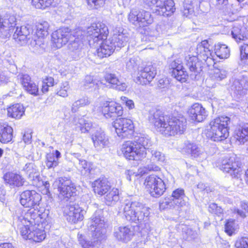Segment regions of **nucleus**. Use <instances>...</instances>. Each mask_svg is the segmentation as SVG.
Returning a JSON list of instances; mask_svg holds the SVG:
<instances>
[{
	"mask_svg": "<svg viewBox=\"0 0 248 248\" xmlns=\"http://www.w3.org/2000/svg\"><path fill=\"white\" fill-rule=\"evenodd\" d=\"M152 142L148 135L140 133L134 137L133 141H127L123 143L122 151L125 157L129 160H137L145 157L146 150L151 151L153 157L163 162L165 157L160 152L152 150Z\"/></svg>",
	"mask_w": 248,
	"mask_h": 248,
	"instance_id": "f257e3e1",
	"label": "nucleus"
},
{
	"mask_svg": "<svg viewBox=\"0 0 248 248\" xmlns=\"http://www.w3.org/2000/svg\"><path fill=\"white\" fill-rule=\"evenodd\" d=\"M149 121L158 132L166 136L182 134L186 128V119L169 118L160 110L150 112Z\"/></svg>",
	"mask_w": 248,
	"mask_h": 248,
	"instance_id": "f03ea898",
	"label": "nucleus"
},
{
	"mask_svg": "<svg viewBox=\"0 0 248 248\" xmlns=\"http://www.w3.org/2000/svg\"><path fill=\"white\" fill-rule=\"evenodd\" d=\"M112 32L111 38L104 41L100 47L96 50V55L100 58L110 56L113 52L115 48H120L124 47L129 40L128 33L120 25L114 26Z\"/></svg>",
	"mask_w": 248,
	"mask_h": 248,
	"instance_id": "7ed1b4c3",
	"label": "nucleus"
},
{
	"mask_svg": "<svg viewBox=\"0 0 248 248\" xmlns=\"http://www.w3.org/2000/svg\"><path fill=\"white\" fill-rule=\"evenodd\" d=\"M119 212L124 214L127 220L139 225L146 226L149 221V208L139 202L125 201L119 207Z\"/></svg>",
	"mask_w": 248,
	"mask_h": 248,
	"instance_id": "20e7f679",
	"label": "nucleus"
},
{
	"mask_svg": "<svg viewBox=\"0 0 248 248\" xmlns=\"http://www.w3.org/2000/svg\"><path fill=\"white\" fill-rule=\"evenodd\" d=\"M230 119L227 116H220L216 118L210 123L206 133V137L214 141H220L226 139L229 136L228 124Z\"/></svg>",
	"mask_w": 248,
	"mask_h": 248,
	"instance_id": "39448f33",
	"label": "nucleus"
},
{
	"mask_svg": "<svg viewBox=\"0 0 248 248\" xmlns=\"http://www.w3.org/2000/svg\"><path fill=\"white\" fill-rule=\"evenodd\" d=\"M145 4L157 15L164 16H171L175 11L173 0H144Z\"/></svg>",
	"mask_w": 248,
	"mask_h": 248,
	"instance_id": "423d86ee",
	"label": "nucleus"
},
{
	"mask_svg": "<svg viewBox=\"0 0 248 248\" xmlns=\"http://www.w3.org/2000/svg\"><path fill=\"white\" fill-rule=\"evenodd\" d=\"M20 232L23 238L32 240L36 243L43 241L46 237L43 224L30 226L24 225L20 227Z\"/></svg>",
	"mask_w": 248,
	"mask_h": 248,
	"instance_id": "0eeeda50",
	"label": "nucleus"
},
{
	"mask_svg": "<svg viewBox=\"0 0 248 248\" xmlns=\"http://www.w3.org/2000/svg\"><path fill=\"white\" fill-rule=\"evenodd\" d=\"M108 34V27L101 22L93 23L86 30L87 39L90 45L106 39Z\"/></svg>",
	"mask_w": 248,
	"mask_h": 248,
	"instance_id": "6e6552de",
	"label": "nucleus"
},
{
	"mask_svg": "<svg viewBox=\"0 0 248 248\" xmlns=\"http://www.w3.org/2000/svg\"><path fill=\"white\" fill-rule=\"evenodd\" d=\"M112 126L117 136L121 139L129 138L133 134L134 126L132 121L129 119H116L113 122Z\"/></svg>",
	"mask_w": 248,
	"mask_h": 248,
	"instance_id": "1a4fd4ad",
	"label": "nucleus"
},
{
	"mask_svg": "<svg viewBox=\"0 0 248 248\" xmlns=\"http://www.w3.org/2000/svg\"><path fill=\"white\" fill-rule=\"evenodd\" d=\"M217 164V166L221 170L230 173L232 177H238L242 170L240 163L234 155L226 156L219 160Z\"/></svg>",
	"mask_w": 248,
	"mask_h": 248,
	"instance_id": "9d476101",
	"label": "nucleus"
},
{
	"mask_svg": "<svg viewBox=\"0 0 248 248\" xmlns=\"http://www.w3.org/2000/svg\"><path fill=\"white\" fill-rule=\"evenodd\" d=\"M144 184L151 196L154 197L161 196L167 188L164 181L155 175H151L147 177Z\"/></svg>",
	"mask_w": 248,
	"mask_h": 248,
	"instance_id": "9b49d317",
	"label": "nucleus"
},
{
	"mask_svg": "<svg viewBox=\"0 0 248 248\" xmlns=\"http://www.w3.org/2000/svg\"><path fill=\"white\" fill-rule=\"evenodd\" d=\"M53 186L57 187L60 195L69 198L76 195L77 189L75 185L67 177H60L56 179Z\"/></svg>",
	"mask_w": 248,
	"mask_h": 248,
	"instance_id": "f8f14e48",
	"label": "nucleus"
},
{
	"mask_svg": "<svg viewBox=\"0 0 248 248\" xmlns=\"http://www.w3.org/2000/svg\"><path fill=\"white\" fill-rule=\"evenodd\" d=\"M63 212L66 220L74 224L81 221L86 212L78 204L71 201L64 208Z\"/></svg>",
	"mask_w": 248,
	"mask_h": 248,
	"instance_id": "ddd939ff",
	"label": "nucleus"
},
{
	"mask_svg": "<svg viewBox=\"0 0 248 248\" xmlns=\"http://www.w3.org/2000/svg\"><path fill=\"white\" fill-rule=\"evenodd\" d=\"M107 224L103 217L95 213L92 217L90 230L93 232L92 235L97 240L101 241L105 237Z\"/></svg>",
	"mask_w": 248,
	"mask_h": 248,
	"instance_id": "4468645a",
	"label": "nucleus"
},
{
	"mask_svg": "<svg viewBox=\"0 0 248 248\" xmlns=\"http://www.w3.org/2000/svg\"><path fill=\"white\" fill-rule=\"evenodd\" d=\"M231 90L234 96L240 98L248 93V74L240 76L239 78L232 80Z\"/></svg>",
	"mask_w": 248,
	"mask_h": 248,
	"instance_id": "2eb2a0df",
	"label": "nucleus"
},
{
	"mask_svg": "<svg viewBox=\"0 0 248 248\" xmlns=\"http://www.w3.org/2000/svg\"><path fill=\"white\" fill-rule=\"evenodd\" d=\"M41 200V195L34 190H25L20 196L21 204L26 208H37Z\"/></svg>",
	"mask_w": 248,
	"mask_h": 248,
	"instance_id": "dca6fc26",
	"label": "nucleus"
},
{
	"mask_svg": "<svg viewBox=\"0 0 248 248\" xmlns=\"http://www.w3.org/2000/svg\"><path fill=\"white\" fill-rule=\"evenodd\" d=\"M53 45L57 48L62 47L75 37L68 28H62L54 31L51 35Z\"/></svg>",
	"mask_w": 248,
	"mask_h": 248,
	"instance_id": "f3484780",
	"label": "nucleus"
},
{
	"mask_svg": "<svg viewBox=\"0 0 248 248\" xmlns=\"http://www.w3.org/2000/svg\"><path fill=\"white\" fill-rule=\"evenodd\" d=\"M15 217L21 223L22 226L27 225L28 226L30 225H38L42 224L41 223V217L39 213L38 208H30L24 216H18L17 215L15 216Z\"/></svg>",
	"mask_w": 248,
	"mask_h": 248,
	"instance_id": "a211bd4d",
	"label": "nucleus"
},
{
	"mask_svg": "<svg viewBox=\"0 0 248 248\" xmlns=\"http://www.w3.org/2000/svg\"><path fill=\"white\" fill-rule=\"evenodd\" d=\"M197 57L204 61L208 66L214 65L215 63L212 55V52L210 48V45L207 40L202 41L197 47Z\"/></svg>",
	"mask_w": 248,
	"mask_h": 248,
	"instance_id": "6ab92c4d",
	"label": "nucleus"
},
{
	"mask_svg": "<svg viewBox=\"0 0 248 248\" xmlns=\"http://www.w3.org/2000/svg\"><path fill=\"white\" fill-rule=\"evenodd\" d=\"M100 110L107 119L121 116L123 113L122 107L119 104L113 102L104 103L102 105Z\"/></svg>",
	"mask_w": 248,
	"mask_h": 248,
	"instance_id": "aec40b11",
	"label": "nucleus"
},
{
	"mask_svg": "<svg viewBox=\"0 0 248 248\" xmlns=\"http://www.w3.org/2000/svg\"><path fill=\"white\" fill-rule=\"evenodd\" d=\"M32 29L29 25L17 27L13 35L18 44L24 45L32 39Z\"/></svg>",
	"mask_w": 248,
	"mask_h": 248,
	"instance_id": "412c9836",
	"label": "nucleus"
},
{
	"mask_svg": "<svg viewBox=\"0 0 248 248\" xmlns=\"http://www.w3.org/2000/svg\"><path fill=\"white\" fill-rule=\"evenodd\" d=\"M15 22V16H11L7 19L0 14V39H7L11 36L14 30Z\"/></svg>",
	"mask_w": 248,
	"mask_h": 248,
	"instance_id": "4be33fe9",
	"label": "nucleus"
},
{
	"mask_svg": "<svg viewBox=\"0 0 248 248\" xmlns=\"http://www.w3.org/2000/svg\"><path fill=\"white\" fill-rule=\"evenodd\" d=\"M156 74V68L152 65L141 68L138 72L137 82L142 85L149 83Z\"/></svg>",
	"mask_w": 248,
	"mask_h": 248,
	"instance_id": "5701e85b",
	"label": "nucleus"
},
{
	"mask_svg": "<svg viewBox=\"0 0 248 248\" xmlns=\"http://www.w3.org/2000/svg\"><path fill=\"white\" fill-rule=\"evenodd\" d=\"M171 198L170 206L178 211L181 210L182 208L186 205L188 200L184 190L181 188H177L172 191Z\"/></svg>",
	"mask_w": 248,
	"mask_h": 248,
	"instance_id": "b1692460",
	"label": "nucleus"
},
{
	"mask_svg": "<svg viewBox=\"0 0 248 248\" xmlns=\"http://www.w3.org/2000/svg\"><path fill=\"white\" fill-rule=\"evenodd\" d=\"M183 149L186 152L190 154L192 157L199 161L206 158V154L202 147L189 141L185 142Z\"/></svg>",
	"mask_w": 248,
	"mask_h": 248,
	"instance_id": "393cba45",
	"label": "nucleus"
},
{
	"mask_svg": "<svg viewBox=\"0 0 248 248\" xmlns=\"http://www.w3.org/2000/svg\"><path fill=\"white\" fill-rule=\"evenodd\" d=\"M134 235V228L131 225L120 226L114 232V236L118 240L124 243L130 241Z\"/></svg>",
	"mask_w": 248,
	"mask_h": 248,
	"instance_id": "a878e982",
	"label": "nucleus"
},
{
	"mask_svg": "<svg viewBox=\"0 0 248 248\" xmlns=\"http://www.w3.org/2000/svg\"><path fill=\"white\" fill-rule=\"evenodd\" d=\"M199 59L195 56L186 57V65L191 72L190 76H194V78L202 71V62Z\"/></svg>",
	"mask_w": 248,
	"mask_h": 248,
	"instance_id": "bb28decb",
	"label": "nucleus"
},
{
	"mask_svg": "<svg viewBox=\"0 0 248 248\" xmlns=\"http://www.w3.org/2000/svg\"><path fill=\"white\" fill-rule=\"evenodd\" d=\"M189 115L191 119L201 122L207 116V113L205 108L198 103L194 104L189 110Z\"/></svg>",
	"mask_w": 248,
	"mask_h": 248,
	"instance_id": "cd10ccee",
	"label": "nucleus"
},
{
	"mask_svg": "<svg viewBox=\"0 0 248 248\" xmlns=\"http://www.w3.org/2000/svg\"><path fill=\"white\" fill-rule=\"evenodd\" d=\"M92 140L94 146L97 150H100L104 148L108 143V140L104 132L101 130H97L92 135Z\"/></svg>",
	"mask_w": 248,
	"mask_h": 248,
	"instance_id": "c85d7f7f",
	"label": "nucleus"
},
{
	"mask_svg": "<svg viewBox=\"0 0 248 248\" xmlns=\"http://www.w3.org/2000/svg\"><path fill=\"white\" fill-rule=\"evenodd\" d=\"M110 189V186L106 178H99L93 183V190L100 195H105Z\"/></svg>",
	"mask_w": 248,
	"mask_h": 248,
	"instance_id": "c756f323",
	"label": "nucleus"
},
{
	"mask_svg": "<svg viewBox=\"0 0 248 248\" xmlns=\"http://www.w3.org/2000/svg\"><path fill=\"white\" fill-rule=\"evenodd\" d=\"M4 179L6 183L13 187L21 186L24 185L25 182L21 175L12 172L5 174L4 176Z\"/></svg>",
	"mask_w": 248,
	"mask_h": 248,
	"instance_id": "7c9ffc66",
	"label": "nucleus"
},
{
	"mask_svg": "<svg viewBox=\"0 0 248 248\" xmlns=\"http://www.w3.org/2000/svg\"><path fill=\"white\" fill-rule=\"evenodd\" d=\"M78 168L85 176H93L96 174V168L91 162L83 159H79Z\"/></svg>",
	"mask_w": 248,
	"mask_h": 248,
	"instance_id": "2f4dec72",
	"label": "nucleus"
},
{
	"mask_svg": "<svg viewBox=\"0 0 248 248\" xmlns=\"http://www.w3.org/2000/svg\"><path fill=\"white\" fill-rule=\"evenodd\" d=\"M106 81L111 84L112 87L120 91L126 90L127 85L125 83L122 82L118 77L114 74L108 73L105 76Z\"/></svg>",
	"mask_w": 248,
	"mask_h": 248,
	"instance_id": "473e14b6",
	"label": "nucleus"
},
{
	"mask_svg": "<svg viewBox=\"0 0 248 248\" xmlns=\"http://www.w3.org/2000/svg\"><path fill=\"white\" fill-rule=\"evenodd\" d=\"M235 138L239 144L248 140V124H241L235 131Z\"/></svg>",
	"mask_w": 248,
	"mask_h": 248,
	"instance_id": "72a5a7b5",
	"label": "nucleus"
},
{
	"mask_svg": "<svg viewBox=\"0 0 248 248\" xmlns=\"http://www.w3.org/2000/svg\"><path fill=\"white\" fill-rule=\"evenodd\" d=\"M13 129L7 124H0V142L7 143L13 139Z\"/></svg>",
	"mask_w": 248,
	"mask_h": 248,
	"instance_id": "f704fd0d",
	"label": "nucleus"
},
{
	"mask_svg": "<svg viewBox=\"0 0 248 248\" xmlns=\"http://www.w3.org/2000/svg\"><path fill=\"white\" fill-rule=\"evenodd\" d=\"M7 112L9 117L19 119L24 114L25 109L22 105L16 104L9 107Z\"/></svg>",
	"mask_w": 248,
	"mask_h": 248,
	"instance_id": "c9c22d12",
	"label": "nucleus"
},
{
	"mask_svg": "<svg viewBox=\"0 0 248 248\" xmlns=\"http://www.w3.org/2000/svg\"><path fill=\"white\" fill-rule=\"evenodd\" d=\"M138 25L140 27H143L152 24L153 22V18L149 12L142 10L139 12Z\"/></svg>",
	"mask_w": 248,
	"mask_h": 248,
	"instance_id": "e433bc0d",
	"label": "nucleus"
},
{
	"mask_svg": "<svg viewBox=\"0 0 248 248\" xmlns=\"http://www.w3.org/2000/svg\"><path fill=\"white\" fill-rule=\"evenodd\" d=\"M215 53L220 59H227L230 55V50L225 44L218 43L215 45Z\"/></svg>",
	"mask_w": 248,
	"mask_h": 248,
	"instance_id": "4c0bfd02",
	"label": "nucleus"
},
{
	"mask_svg": "<svg viewBox=\"0 0 248 248\" xmlns=\"http://www.w3.org/2000/svg\"><path fill=\"white\" fill-rule=\"evenodd\" d=\"M231 35L237 42H240L241 41L245 40L248 38L245 33V29L240 26H235L232 28Z\"/></svg>",
	"mask_w": 248,
	"mask_h": 248,
	"instance_id": "58836bf2",
	"label": "nucleus"
},
{
	"mask_svg": "<svg viewBox=\"0 0 248 248\" xmlns=\"http://www.w3.org/2000/svg\"><path fill=\"white\" fill-rule=\"evenodd\" d=\"M61 156V153L58 150L55 153L47 154L46 156V166L48 168L56 167L58 165V159Z\"/></svg>",
	"mask_w": 248,
	"mask_h": 248,
	"instance_id": "ea45409f",
	"label": "nucleus"
},
{
	"mask_svg": "<svg viewBox=\"0 0 248 248\" xmlns=\"http://www.w3.org/2000/svg\"><path fill=\"white\" fill-rule=\"evenodd\" d=\"M119 200L118 190L115 188L109 190L105 196V202L109 206L114 205Z\"/></svg>",
	"mask_w": 248,
	"mask_h": 248,
	"instance_id": "a19ab883",
	"label": "nucleus"
},
{
	"mask_svg": "<svg viewBox=\"0 0 248 248\" xmlns=\"http://www.w3.org/2000/svg\"><path fill=\"white\" fill-rule=\"evenodd\" d=\"M82 46V41L79 38H75L74 41H71L68 47L70 51L79 57L81 55V50Z\"/></svg>",
	"mask_w": 248,
	"mask_h": 248,
	"instance_id": "79ce46f5",
	"label": "nucleus"
},
{
	"mask_svg": "<svg viewBox=\"0 0 248 248\" xmlns=\"http://www.w3.org/2000/svg\"><path fill=\"white\" fill-rule=\"evenodd\" d=\"M49 25L46 21L39 22L36 25V35L41 37H46L48 35Z\"/></svg>",
	"mask_w": 248,
	"mask_h": 248,
	"instance_id": "37998d69",
	"label": "nucleus"
},
{
	"mask_svg": "<svg viewBox=\"0 0 248 248\" xmlns=\"http://www.w3.org/2000/svg\"><path fill=\"white\" fill-rule=\"evenodd\" d=\"M74 123L75 125H78L80 128V130L82 133H86L88 132L92 126V124L84 119L81 118H74Z\"/></svg>",
	"mask_w": 248,
	"mask_h": 248,
	"instance_id": "c03bdc74",
	"label": "nucleus"
},
{
	"mask_svg": "<svg viewBox=\"0 0 248 248\" xmlns=\"http://www.w3.org/2000/svg\"><path fill=\"white\" fill-rule=\"evenodd\" d=\"M182 231L183 238L186 240L194 239L198 236L197 232L186 225H182Z\"/></svg>",
	"mask_w": 248,
	"mask_h": 248,
	"instance_id": "a18cd8bd",
	"label": "nucleus"
},
{
	"mask_svg": "<svg viewBox=\"0 0 248 248\" xmlns=\"http://www.w3.org/2000/svg\"><path fill=\"white\" fill-rule=\"evenodd\" d=\"M91 101L87 96H84L76 101L72 105L71 110L73 112H77L80 107H84L89 105Z\"/></svg>",
	"mask_w": 248,
	"mask_h": 248,
	"instance_id": "49530a36",
	"label": "nucleus"
},
{
	"mask_svg": "<svg viewBox=\"0 0 248 248\" xmlns=\"http://www.w3.org/2000/svg\"><path fill=\"white\" fill-rule=\"evenodd\" d=\"M31 40V45L33 46L39 47L42 49H45L46 46L47 42L46 39V37H41L37 36L33 37L32 35V39Z\"/></svg>",
	"mask_w": 248,
	"mask_h": 248,
	"instance_id": "de8ad7c7",
	"label": "nucleus"
},
{
	"mask_svg": "<svg viewBox=\"0 0 248 248\" xmlns=\"http://www.w3.org/2000/svg\"><path fill=\"white\" fill-rule=\"evenodd\" d=\"M171 73L172 76L174 78L181 82H186L188 77V74L183 66L182 68H180L176 71H172Z\"/></svg>",
	"mask_w": 248,
	"mask_h": 248,
	"instance_id": "09e8293b",
	"label": "nucleus"
},
{
	"mask_svg": "<svg viewBox=\"0 0 248 248\" xmlns=\"http://www.w3.org/2000/svg\"><path fill=\"white\" fill-rule=\"evenodd\" d=\"M54 0H32V4L37 9H45L51 6Z\"/></svg>",
	"mask_w": 248,
	"mask_h": 248,
	"instance_id": "8fccbe9b",
	"label": "nucleus"
},
{
	"mask_svg": "<svg viewBox=\"0 0 248 248\" xmlns=\"http://www.w3.org/2000/svg\"><path fill=\"white\" fill-rule=\"evenodd\" d=\"M99 81L96 82L93 79V78L91 76H86L84 80L83 86L85 89H90L94 88L96 89L99 86Z\"/></svg>",
	"mask_w": 248,
	"mask_h": 248,
	"instance_id": "3c124183",
	"label": "nucleus"
},
{
	"mask_svg": "<svg viewBox=\"0 0 248 248\" xmlns=\"http://www.w3.org/2000/svg\"><path fill=\"white\" fill-rule=\"evenodd\" d=\"M240 59L242 62L248 65V44L244 43L240 46Z\"/></svg>",
	"mask_w": 248,
	"mask_h": 248,
	"instance_id": "603ef678",
	"label": "nucleus"
},
{
	"mask_svg": "<svg viewBox=\"0 0 248 248\" xmlns=\"http://www.w3.org/2000/svg\"><path fill=\"white\" fill-rule=\"evenodd\" d=\"M160 170V168L158 166L154 164H150L147 165L145 168H140L136 175L142 176L144 174L147 173L148 171H157Z\"/></svg>",
	"mask_w": 248,
	"mask_h": 248,
	"instance_id": "864d4df0",
	"label": "nucleus"
},
{
	"mask_svg": "<svg viewBox=\"0 0 248 248\" xmlns=\"http://www.w3.org/2000/svg\"><path fill=\"white\" fill-rule=\"evenodd\" d=\"M237 229L235 221L232 219H228L225 225V231L229 235L234 233Z\"/></svg>",
	"mask_w": 248,
	"mask_h": 248,
	"instance_id": "5fc2aeb1",
	"label": "nucleus"
},
{
	"mask_svg": "<svg viewBox=\"0 0 248 248\" xmlns=\"http://www.w3.org/2000/svg\"><path fill=\"white\" fill-rule=\"evenodd\" d=\"M70 89V86L68 81H64L61 83L59 90L57 91V94L63 97L68 96L67 91Z\"/></svg>",
	"mask_w": 248,
	"mask_h": 248,
	"instance_id": "6e6d98bb",
	"label": "nucleus"
},
{
	"mask_svg": "<svg viewBox=\"0 0 248 248\" xmlns=\"http://www.w3.org/2000/svg\"><path fill=\"white\" fill-rule=\"evenodd\" d=\"M24 89L29 93L37 95L38 94V87L32 81L29 83L27 87H25Z\"/></svg>",
	"mask_w": 248,
	"mask_h": 248,
	"instance_id": "4d7b16f0",
	"label": "nucleus"
},
{
	"mask_svg": "<svg viewBox=\"0 0 248 248\" xmlns=\"http://www.w3.org/2000/svg\"><path fill=\"white\" fill-rule=\"evenodd\" d=\"M27 175L30 181L31 182V185L36 186H38L40 183V176L39 172L37 170L34 171L32 173H29Z\"/></svg>",
	"mask_w": 248,
	"mask_h": 248,
	"instance_id": "13d9d810",
	"label": "nucleus"
},
{
	"mask_svg": "<svg viewBox=\"0 0 248 248\" xmlns=\"http://www.w3.org/2000/svg\"><path fill=\"white\" fill-rule=\"evenodd\" d=\"M227 72L224 69H216L214 73L213 77L217 80L220 81L226 78Z\"/></svg>",
	"mask_w": 248,
	"mask_h": 248,
	"instance_id": "bf43d9fd",
	"label": "nucleus"
},
{
	"mask_svg": "<svg viewBox=\"0 0 248 248\" xmlns=\"http://www.w3.org/2000/svg\"><path fill=\"white\" fill-rule=\"evenodd\" d=\"M209 211L217 216H219L223 213V209L216 203H211L209 205Z\"/></svg>",
	"mask_w": 248,
	"mask_h": 248,
	"instance_id": "052dcab7",
	"label": "nucleus"
},
{
	"mask_svg": "<svg viewBox=\"0 0 248 248\" xmlns=\"http://www.w3.org/2000/svg\"><path fill=\"white\" fill-rule=\"evenodd\" d=\"M18 78L20 79L23 88L27 87L29 83L32 81L30 77L27 74H19L18 76Z\"/></svg>",
	"mask_w": 248,
	"mask_h": 248,
	"instance_id": "680f3d73",
	"label": "nucleus"
},
{
	"mask_svg": "<svg viewBox=\"0 0 248 248\" xmlns=\"http://www.w3.org/2000/svg\"><path fill=\"white\" fill-rule=\"evenodd\" d=\"M88 4L95 9H98L104 6L106 0H86Z\"/></svg>",
	"mask_w": 248,
	"mask_h": 248,
	"instance_id": "e2e57ef3",
	"label": "nucleus"
},
{
	"mask_svg": "<svg viewBox=\"0 0 248 248\" xmlns=\"http://www.w3.org/2000/svg\"><path fill=\"white\" fill-rule=\"evenodd\" d=\"M139 64L138 59L135 57L130 58L126 62V68L129 70H134Z\"/></svg>",
	"mask_w": 248,
	"mask_h": 248,
	"instance_id": "0e129e2a",
	"label": "nucleus"
},
{
	"mask_svg": "<svg viewBox=\"0 0 248 248\" xmlns=\"http://www.w3.org/2000/svg\"><path fill=\"white\" fill-rule=\"evenodd\" d=\"M236 248H248V237H242L235 243Z\"/></svg>",
	"mask_w": 248,
	"mask_h": 248,
	"instance_id": "69168bd1",
	"label": "nucleus"
},
{
	"mask_svg": "<svg viewBox=\"0 0 248 248\" xmlns=\"http://www.w3.org/2000/svg\"><path fill=\"white\" fill-rule=\"evenodd\" d=\"M138 17H139V13H137L136 11H131L128 16L129 21L135 25H138L139 18Z\"/></svg>",
	"mask_w": 248,
	"mask_h": 248,
	"instance_id": "338daca9",
	"label": "nucleus"
},
{
	"mask_svg": "<svg viewBox=\"0 0 248 248\" xmlns=\"http://www.w3.org/2000/svg\"><path fill=\"white\" fill-rule=\"evenodd\" d=\"M34 167V165L32 163H27L23 169V170L25 172L27 175L29 173H32L34 171L37 170Z\"/></svg>",
	"mask_w": 248,
	"mask_h": 248,
	"instance_id": "774afa93",
	"label": "nucleus"
}]
</instances>
